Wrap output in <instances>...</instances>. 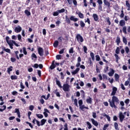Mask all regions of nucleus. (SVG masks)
Returning <instances> with one entry per match:
<instances>
[{"instance_id":"f257e3e1","label":"nucleus","mask_w":130,"mask_h":130,"mask_svg":"<svg viewBox=\"0 0 130 130\" xmlns=\"http://www.w3.org/2000/svg\"><path fill=\"white\" fill-rule=\"evenodd\" d=\"M108 102L109 103L110 106H111L112 108H117L116 105L119 104V100L118 97L114 95L112 97V101L109 99Z\"/></svg>"},{"instance_id":"f03ea898","label":"nucleus","mask_w":130,"mask_h":130,"mask_svg":"<svg viewBox=\"0 0 130 130\" xmlns=\"http://www.w3.org/2000/svg\"><path fill=\"white\" fill-rule=\"evenodd\" d=\"M56 84L57 85V86L59 87V88H62V89L64 92H70V85L68 83L64 84L63 85V86H61V84H60V81L59 80H56Z\"/></svg>"},{"instance_id":"7ed1b4c3","label":"nucleus","mask_w":130,"mask_h":130,"mask_svg":"<svg viewBox=\"0 0 130 130\" xmlns=\"http://www.w3.org/2000/svg\"><path fill=\"white\" fill-rule=\"evenodd\" d=\"M71 21H73V22H78L79 21V18H76V17L74 16H71L70 18L68 15L65 16V22L67 24H71Z\"/></svg>"},{"instance_id":"20e7f679","label":"nucleus","mask_w":130,"mask_h":130,"mask_svg":"<svg viewBox=\"0 0 130 130\" xmlns=\"http://www.w3.org/2000/svg\"><path fill=\"white\" fill-rule=\"evenodd\" d=\"M119 25L121 27H122V32L124 34H127L126 31V26H125V21L124 20H121L119 21Z\"/></svg>"},{"instance_id":"39448f33","label":"nucleus","mask_w":130,"mask_h":130,"mask_svg":"<svg viewBox=\"0 0 130 130\" xmlns=\"http://www.w3.org/2000/svg\"><path fill=\"white\" fill-rule=\"evenodd\" d=\"M76 67L77 68H76L74 71L72 72V75H76L79 73V71H80V68L79 67H81V62H77V64H76Z\"/></svg>"},{"instance_id":"423d86ee","label":"nucleus","mask_w":130,"mask_h":130,"mask_svg":"<svg viewBox=\"0 0 130 130\" xmlns=\"http://www.w3.org/2000/svg\"><path fill=\"white\" fill-rule=\"evenodd\" d=\"M76 39H77V41H78V43H83L84 42V38H83V37L81 36L80 34H77L76 36Z\"/></svg>"},{"instance_id":"0eeeda50","label":"nucleus","mask_w":130,"mask_h":130,"mask_svg":"<svg viewBox=\"0 0 130 130\" xmlns=\"http://www.w3.org/2000/svg\"><path fill=\"white\" fill-rule=\"evenodd\" d=\"M64 12H66V10L64 8H62L61 10H58L57 11L53 13V16H54V17H56V16H58L59 14L64 13Z\"/></svg>"},{"instance_id":"6e6552de","label":"nucleus","mask_w":130,"mask_h":130,"mask_svg":"<svg viewBox=\"0 0 130 130\" xmlns=\"http://www.w3.org/2000/svg\"><path fill=\"white\" fill-rule=\"evenodd\" d=\"M119 118L120 122H123V119H124V118H125L124 115H123V114L121 112H120L119 113Z\"/></svg>"},{"instance_id":"1a4fd4ad","label":"nucleus","mask_w":130,"mask_h":130,"mask_svg":"<svg viewBox=\"0 0 130 130\" xmlns=\"http://www.w3.org/2000/svg\"><path fill=\"white\" fill-rule=\"evenodd\" d=\"M38 53H39V55H40V56H43V55L44 54V50H43V48H42L41 47H39L38 48Z\"/></svg>"},{"instance_id":"9d476101","label":"nucleus","mask_w":130,"mask_h":130,"mask_svg":"<svg viewBox=\"0 0 130 130\" xmlns=\"http://www.w3.org/2000/svg\"><path fill=\"white\" fill-rule=\"evenodd\" d=\"M14 31L16 33H20L21 31H22V27L20 26V25H18L14 29Z\"/></svg>"},{"instance_id":"9b49d317","label":"nucleus","mask_w":130,"mask_h":130,"mask_svg":"<svg viewBox=\"0 0 130 130\" xmlns=\"http://www.w3.org/2000/svg\"><path fill=\"white\" fill-rule=\"evenodd\" d=\"M54 62H55V60H53L51 63V66L49 67V69L50 70H54V69H55V68H56V66L55 65Z\"/></svg>"},{"instance_id":"f8f14e48","label":"nucleus","mask_w":130,"mask_h":130,"mask_svg":"<svg viewBox=\"0 0 130 130\" xmlns=\"http://www.w3.org/2000/svg\"><path fill=\"white\" fill-rule=\"evenodd\" d=\"M117 91V88H116L115 87H113L112 88L111 96H114V95H115V94H116Z\"/></svg>"},{"instance_id":"ddd939ff","label":"nucleus","mask_w":130,"mask_h":130,"mask_svg":"<svg viewBox=\"0 0 130 130\" xmlns=\"http://www.w3.org/2000/svg\"><path fill=\"white\" fill-rule=\"evenodd\" d=\"M44 111L45 112H44L43 114L45 117H47L48 116V114L47 113H50V112L47 109H44Z\"/></svg>"},{"instance_id":"4468645a","label":"nucleus","mask_w":130,"mask_h":130,"mask_svg":"<svg viewBox=\"0 0 130 130\" xmlns=\"http://www.w3.org/2000/svg\"><path fill=\"white\" fill-rule=\"evenodd\" d=\"M92 17L93 18V20L95 21V22H98L99 20V17H98V15L95 13H94L92 15Z\"/></svg>"},{"instance_id":"2eb2a0df","label":"nucleus","mask_w":130,"mask_h":130,"mask_svg":"<svg viewBox=\"0 0 130 130\" xmlns=\"http://www.w3.org/2000/svg\"><path fill=\"white\" fill-rule=\"evenodd\" d=\"M86 103L88 104H92L93 103V101H92V98L90 96H88V99L86 100Z\"/></svg>"},{"instance_id":"dca6fc26","label":"nucleus","mask_w":130,"mask_h":130,"mask_svg":"<svg viewBox=\"0 0 130 130\" xmlns=\"http://www.w3.org/2000/svg\"><path fill=\"white\" fill-rule=\"evenodd\" d=\"M91 121L93 125H94L95 126H98V122H97V121H95V119H94L93 118H91Z\"/></svg>"},{"instance_id":"f3484780","label":"nucleus","mask_w":130,"mask_h":130,"mask_svg":"<svg viewBox=\"0 0 130 130\" xmlns=\"http://www.w3.org/2000/svg\"><path fill=\"white\" fill-rule=\"evenodd\" d=\"M2 50L6 51V52H7L8 53H11V49L9 48H6L5 46L2 47Z\"/></svg>"},{"instance_id":"a211bd4d","label":"nucleus","mask_w":130,"mask_h":130,"mask_svg":"<svg viewBox=\"0 0 130 130\" xmlns=\"http://www.w3.org/2000/svg\"><path fill=\"white\" fill-rule=\"evenodd\" d=\"M105 20L106 23L109 25V26H110L111 25V21H110V17H108L105 18Z\"/></svg>"},{"instance_id":"6ab92c4d","label":"nucleus","mask_w":130,"mask_h":130,"mask_svg":"<svg viewBox=\"0 0 130 130\" xmlns=\"http://www.w3.org/2000/svg\"><path fill=\"white\" fill-rule=\"evenodd\" d=\"M115 77V80L116 82H119V75H118L117 73H115L114 75Z\"/></svg>"},{"instance_id":"aec40b11","label":"nucleus","mask_w":130,"mask_h":130,"mask_svg":"<svg viewBox=\"0 0 130 130\" xmlns=\"http://www.w3.org/2000/svg\"><path fill=\"white\" fill-rule=\"evenodd\" d=\"M116 42L117 44V45H119V43H120L121 41H120V38L119 37V36H117L116 37Z\"/></svg>"},{"instance_id":"412c9836","label":"nucleus","mask_w":130,"mask_h":130,"mask_svg":"<svg viewBox=\"0 0 130 130\" xmlns=\"http://www.w3.org/2000/svg\"><path fill=\"white\" fill-rule=\"evenodd\" d=\"M24 14L27 16L29 17L31 16V12L30 11H28V10H25L24 11Z\"/></svg>"},{"instance_id":"4be33fe9","label":"nucleus","mask_w":130,"mask_h":130,"mask_svg":"<svg viewBox=\"0 0 130 130\" xmlns=\"http://www.w3.org/2000/svg\"><path fill=\"white\" fill-rule=\"evenodd\" d=\"M108 75L110 77H112L114 75V70L113 69H111V72H109Z\"/></svg>"},{"instance_id":"5701e85b","label":"nucleus","mask_w":130,"mask_h":130,"mask_svg":"<svg viewBox=\"0 0 130 130\" xmlns=\"http://www.w3.org/2000/svg\"><path fill=\"white\" fill-rule=\"evenodd\" d=\"M80 92L81 93V98L84 99L85 97L86 93H85V91L83 90H80Z\"/></svg>"},{"instance_id":"b1692460","label":"nucleus","mask_w":130,"mask_h":130,"mask_svg":"<svg viewBox=\"0 0 130 130\" xmlns=\"http://www.w3.org/2000/svg\"><path fill=\"white\" fill-rule=\"evenodd\" d=\"M104 3L105 6H106L107 8H109V7H110V3H109L108 1H104Z\"/></svg>"},{"instance_id":"393cba45","label":"nucleus","mask_w":130,"mask_h":130,"mask_svg":"<svg viewBox=\"0 0 130 130\" xmlns=\"http://www.w3.org/2000/svg\"><path fill=\"white\" fill-rule=\"evenodd\" d=\"M53 93L56 95L57 97H60V94L59 92L57 91V89L55 90Z\"/></svg>"},{"instance_id":"a878e982","label":"nucleus","mask_w":130,"mask_h":130,"mask_svg":"<svg viewBox=\"0 0 130 130\" xmlns=\"http://www.w3.org/2000/svg\"><path fill=\"white\" fill-rule=\"evenodd\" d=\"M103 116L106 117V118L108 120V121H110V116H109V115H108L107 114H106L105 113H104L103 114Z\"/></svg>"},{"instance_id":"bb28decb","label":"nucleus","mask_w":130,"mask_h":130,"mask_svg":"<svg viewBox=\"0 0 130 130\" xmlns=\"http://www.w3.org/2000/svg\"><path fill=\"white\" fill-rule=\"evenodd\" d=\"M13 71V66H10L9 68L7 69L8 74H11V72Z\"/></svg>"},{"instance_id":"cd10ccee","label":"nucleus","mask_w":130,"mask_h":130,"mask_svg":"<svg viewBox=\"0 0 130 130\" xmlns=\"http://www.w3.org/2000/svg\"><path fill=\"white\" fill-rule=\"evenodd\" d=\"M36 116L38 118H39L40 119H42V118H43V115L41 114H36Z\"/></svg>"},{"instance_id":"c85d7f7f","label":"nucleus","mask_w":130,"mask_h":130,"mask_svg":"<svg viewBox=\"0 0 130 130\" xmlns=\"http://www.w3.org/2000/svg\"><path fill=\"white\" fill-rule=\"evenodd\" d=\"M90 55L91 57L92 60H95V55L94 54V53L91 52L90 53Z\"/></svg>"},{"instance_id":"c756f323","label":"nucleus","mask_w":130,"mask_h":130,"mask_svg":"<svg viewBox=\"0 0 130 130\" xmlns=\"http://www.w3.org/2000/svg\"><path fill=\"white\" fill-rule=\"evenodd\" d=\"M45 122H46V119H42L41 120V125H44L45 124Z\"/></svg>"},{"instance_id":"7c9ffc66","label":"nucleus","mask_w":130,"mask_h":130,"mask_svg":"<svg viewBox=\"0 0 130 130\" xmlns=\"http://www.w3.org/2000/svg\"><path fill=\"white\" fill-rule=\"evenodd\" d=\"M53 46L55 47V48H56L57 46H58V41H55L53 43Z\"/></svg>"},{"instance_id":"2f4dec72","label":"nucleus","mask_w":130,"mask_h":130,"mask_svg":"<svg viewBox=\"0 0 130 130\" xmlns=\"http://www.w3.org/2000/svg\"><path fill=\"white\" fill-rule=\"evenodd\" d=\"M80 25L81 28H84L85 27V26H86V24H85V23H84V22L83 21L81 20L80 21Z\"/></svg>"},{"instance_id":"473e14b6","label":"nucleus","mask_w":130,"mask_h":130,"mask_svg":"<svg viewBox=\"0 0 130 130\" xmlns=\"http://www.w3.org/2000/svg\"><path fill=\"white\" fill-rule=\"evenodd\" d=\"M122 41H123V43H124V44L125 45H126V44H127V40H126L125 37H123Z\"/></svg>"},{"instance_id":"72a5a7b5","label":"nucleus","mask_w":130,"mask_h":130,"mask_svg":"<svg viewBox=\"0 0 130 130\" xmlns=\"http://www.w3.org/2000/svg\"><path fill=\"white\" fill-rule=\"evenodd\" d=\"M86 124L88 126V129L92 128V124H91V123H90V122L89 121L86 122Z\"/></svg>"},{"instance_id":"f704fd0d","label":"nucleus","mask_w":130,"mask_h":130,"mask_svg":"<svg viewBox=\"0 0 130 130\" xmlns=\"http://www.w3.org/2000/svg\"><path fill=\"white\" fill-rule=\"evenodd\" d=\"M114 127H115V129L119 130V128H118V124L117 123V122L114 123Z\"/></svg>"},{"instance_id":"c9c22d12","label":"nucleus","mask_w":130,"mask_h":130,"mask_svg":"<svg viewBox=\"0 0 130 130\" xmlns=\"http://www.w3.org/2000/svg\"><path fill=\"white\" fill-rule=\"evenodd\" d=\"M11 80H17L18 79V76L16 75H12L11 76Z\"/></svg>"},{"instance_id":"e433bc0d","label":"nucleus","mask_w":130,"mask_h":130,"mask_svg":"<svg viewBox=\"0 0 130 130\" xmlns=\"http://www.w3.org/2000/svg\"><path fill=\"white\" fill-rule=\"evenodd\" d=\"M114 56L115 57L116 62H118V59H120V58H119L117 54H115Z\"/></svg>"},{"instance_id":"4c0bfd02","label":"nucleus","mask_w":130,"mask_h":130,"mask_svg":"<svg viewBox=\"0 0 130 130\" xmlns=\"http://www.w3.org/2000/svg\"><path fill=\"white\" fill-rule=\"evenodd\" d=\"M120 105L122 106L121 109H124V107H123V106H124V102H123V101H121L120 102Z\"/></svg>"},{"instance_id":"58836bf2","label":"nucleus","mask_w":130,"mask_h":130,"mask_svg":"<svg viewBox=\"0 0 130 130\" xmlns=\"http://www.w3.org/2000/svg\"><path fill=\"white\" fill-rule=\"evenodd\" d=\"M1 107H3L4 109L0 108V112H3V111H4V110H6L7 108V106L6 105H3Z\"/></svg>"},{"instance_id":"ea45409f","label":"nucleus","mask_w":130,"mask_h":130,"mask_svg":"<svg viewBox=\"0 0 130 130\" xmlns=\"http://www.w3.org/2000/svg\"><path fill=\"white\" fill-rule=\"evenodd\" d=\"M78 16L80 19H84V14H83V13L79 12L78 13Z\"/></svg>"},{"instance_id":"a19ab883","label":"nucleus","mask_w":130,"mask_h":130,"mask_svg":"<svg viewBox=\"0 0 130 130\" xmlns=\"http://www.w3.org/2000/svg\"><path fill=\"white\" fill-rule=\"evenodd\" d=\"M74 105H75V106L79 107V106L78 105V100H77V99H74Z\"/></svg>"},{"instance_id":"79ce46f5","label":"nucleus","mask_w":130,"mask_h":130,"mask_svg":"<svg viewBox=\"0 0 130 130\" xmlns=\"http://www.w3.org/2000/svg\"><path fill=\"white\" fill-rule=\"evenodd\" d=\"M125 51L126 52V53L128 54V53L129 52V48H128V47L126 46L125 47Z\"/></svg>"},{"instance_id":"37998d69","label":"nucleus","mask_w":130,"mask_h":130,"mask_svg":"<svg viewBox=\"0 0 130 130\" xmlns=\"http://www.w3.org/2000/svg\"><path fill=\"white\" fill-rule=\"evenodd\" d=\"M17 38L19 41H20V42H22V36H21V35L20 34L18 35Z\"/></svg>"},{"instance_id":"c03bdc74","label":"nucleus","mask_w":130,"mask_h":130,"mask_svg":"<svg viewBox=\"0 0 130 130\" xmlns=\"http://www.w3.org/2000/svg\"><path fill=\"white\" fill-rule=\"evenodd\" d=\"M95 59L96 60V61H100V56H99V55H95Z\"/></svg>"},{"instance_id":"a18cd8bd","label":"nucleus","mask_w":130,"mask_h":130,"mask_svg":"<svg viewBox=\"0 0 130 130\" xmlns=\"http://www.w3.org/2000/svg\"><path fill=\"white\" fill-rule=\"evenodd\" d=\"M85 23H88V25L91 24V21H90V19L89 18H87L86 20L85 19Z\"/></svg>"},{"instance_id":"49530a36","label":"nucleus","mask_w":130,"mask_h":130,"mask_svg":"<svg viewBox=\"0 0 130 130\" xmlns=\"http://www.w3.org/2000/svg\"><path fill=\"white\" fill-rule=\"evenodd\" d=\"M31 59H33V58H36V59H37V56L36 55V54H35V53H32L31 54Z\"/></svg>"},{"instance_id":"de8ad7c7","label":"nucleus","mask_w":130,"mask_h":130,"mask_svg":"<svg viewBox=\"0 0 130 130\" xmlns=\"http://www.w3.org/2000/svg\"><path fill=\"white\" fill-rule=\"evenodd\" d=\"M79 108L80 109H81V110H82V111H84V109H85V105H82L81 106H80Z\"/></svg>"},{"instance_id":"09e8293b","label":"nucleus","mask_w":130,"mask_h":130,"mask_svg":"<svg viewBox=\"0 0 130 130\" xmlns=\"http://www.w3.org/2000/svg\"><path fill=\"white\" fill-rule=\"evenodd\" d=\"M119 51H120V49L118 47H117L115 50V53H116V54H119Z\"/></svg>"},{"instance_id":"8fccbe9b","label":"nucleus","mask_w":130,"mask_h":130,"mask_svg":"<svg viewBox=\"0 0 130 130\" xmlns=\"http://www.w3.org/2000/svg\"><path fill=\"white\" fill-rule=\"evenodd\" d=\"M83 4L84 7H88V2L87 1H84Z\"/></svg>"},{"instance_id":"3c124183","label":"nucleus","mask_w":130,"mask_h":130,"mask_svg":"<svg viewBox=\"0 0 130 130\" xmlns=\"http://www.w3.org/2000/svg\"><path fill=\"white\" fill-rule=\"evenodd\" d=\"M75 86H76V89H81V87L79 85V83H74Z\"/></svg>"},{"instance_id":"603ef678","label":"nucleus","mask_w":130,"mask_h":130,"mask_svg":"<svg viewBox=\"0 0 130 130\" xmlns=\"http://www.w3.org/2000/svg\"><path fill=\"white\" fill-rule=\"evenodd\" d=\"M128 19H129V17L126 15L124 16V21H125L126 22H127V21H128Z\"/></svg>"},{"instance_id":"864d4df0","label":"nucleus","mask_w":130,"mask_h":130,"mask_svg":"<svg viewBox=\"0 0 130 130\" xmlns=\"http://www.w3.org/2000/svg\"><path fill=\"white\" fill-rule=\"evenodd\" d=\"M78 104L79 105V107L83 105V100H80L78 101Z\"/></svg>"},{"instance_id":"5fc2aeb1","label":"nucleus","mask_w":130,"mask_h":130,"mask_svg":"<svg viewBox=\"0 0 130 130\" xmlns=\"http://www.w3.org/2000/svg\"><path fill=\"white\" fill-rule=\"evenodd\" d=\"M109 126V124H106L104 125V127L103 128V130H106V128Z\"/></svg>"},{"instance_id":"6e6d98bb","label":"nucleus","mask_w":130,"mask_h":130,"mask_svg":"<svg viewBox=\"0 0 130 130\" xmlns=\"http://www.w3.org/2000/svg\"><path fill=\"white\" fill-rule=\"evenodd\" d=\"M109 69V67H108V66H107L106 67H105L104 70V73H107V72H108Z\"/></svg>"},{"instance_id":"4d7b16f0","label":"nucleus","mask_w":130,"mask_h":130,"mask_svg":"<svg viewBox=\"0 0 130 130\" xmlns=\"http://www.w3.org/2000/svg\"><path fill=\"white\" fill-rule=\"evenodd\" d=\"M64 129L63 130H69V128L68 127V124L66 123L64 125Z\"/></svg>"},{"instance_id":"13d9d810","label":"nucleus","mask_w":130,"mask_h":130,"mask_svg":"<svg viewBox=\"0 0 130 130\" xmlns=\"http://www.w3.org/2000/svg\"><path fill=\"white\" fill-rule=\"evenodd\" d=\"M83 50L85 53H87V51L88 50V48H87V47H86V46H83Z\"/></svg>"},{"instance_id":"bf43d9fd","label":"nucleus","mask_w":130,"mask_h":130,"mask_svg":"<svg viewBox=\"0 0 130 130\" xmlns=\"http://www.w3.org/2000/svg\"><path fill=\"white\" fill-rule=\"evenodd\" d=\"M12 95H13V96H17V95H18V92L16 91H13L12 92Z\"/></svg>"},{"instance_id":"052dcab7","label":"nucleus","mask_w":130,"mask_h":130,"mask_svg":"<svg viewBox=\"0 0 130 130\" xmlns=\"http://www.w3.org/2000/svg\"><path fill=\"white\" fill-rule=\"evenodd\" d=\"M121 14L120 15V18H123L124 17V13H123V10H122L121 11Z\"/></svg>"},{"instance_id":"680f3d73","label":"nucleus","mask_w":130,"mask_h":130,"mask_svg":"<svg viewBox=\"0 0 130 130\" xmlns=\"http://www.w3.org/2000/svg\"><path fill=\"white\" fill-rule=\"evenodd\" d=\"M23 51L24 54H25V55H27V51H26V48L25 47L23 48Z\"/></svg>"},{"instance_id":"e2e57ef3","label":"nucleus","mask_w":130,"mask_h":130,"mask_svg":"<svg viewBox=\"0 0 130 130\" xmlns=\"http://www.w3.org/2000/svg\"><path fill=\"white\" fill-rule=\"evenodd\" d=\"M60 75L61 76V80H63V79H64V75H63V73L62 72H61L60 73Z\"/></svg>"},{"instance_id":"0e129e2a","label":"nucleus","mask_w":130,"mask_h":130,"mask_svg":"<svg viewBox=\"0 0 130 130\" xmlns=\"http://www.w3.org/2000/svg\"><path fill=\"white\" fill-rule=\"evenodd\" d=\"M29 110H31V111H33L34 109V106L33 105L29 106Z\"/></svg>"},{"instance_id":"69168bd1","label":"nucleus","mask_w":130,"mask_h":130,"mask_svg":"<svg viewBox=\"0 0 130 130\" xmlns=\"http://www.w3.org/2000/svg\"><path fill=\"white\" fill-rule=\"evenodd\" d=\"M69 53H74V48L71 47L69 50Z\"/></svg>"},{"instance_id":"338daca9","label":"nucleus","mask_w":130,"mask_h":130,"mask_svg":"<svg viewBox=\"0 0 130 130\" xmlns=\"http://www.w3.org/2000/svg\"><path fill=\"white\" fill-rule=\"evenodd\" d=\"M10 60H11V61H12V62H15V61H16V58L11 57L10 58Z\"/></svg>"},{"instance_id":"774afa93","label":"nucleus","mask_w":130,"mask_h":130,"mask_svg":"<svg viewBox=\"0 0 130 130\" xmlns=\"http://www.w3.org/2000/svg\"><path fill=\"white\" fill-rule=\"evenodd\" d=\"M124 103H125V104H128L129 103V99H126L124 101Z\"/></svg>"}]
</instances>
